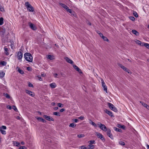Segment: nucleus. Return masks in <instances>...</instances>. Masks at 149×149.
Wrapping results in <instances>:
<instances>
[{"label": "nucleus", "instance_id": "nucleus-62", "mask_svg": "<svg viewBox=\"0 0 149 149\" xmlns=\"http://www.w3.org/2000/svg\"><path fill=\"white\" fill-rule=\"evenodd\" d=\"M126 72H127L128 73H130V70L129 69L126 68V70H125Z\"/></svg>", "mask_w": 149, "mask_h": 149}, {"label": "nucleus", "instance_id": "nucleus-6", "mask_svg": "<svg viewBox=\"0 0 149 149\" xmlns=\"http://www.w3.org/2000/svg\"><path fill=\"white\" fill-rule=\"evenodd\" d=\"M43 117L45 118L46 120L49 121H54V119L49 116L44 115L43 116Z\"/></svg>", "mask_w": 149, "mask_h": 149}, {"label": "nucleus", "instance_id": "nucleus-53", "mask_svg": "<svg viewBox=\"0 0 149 149\" xmlns=\"http://www.w3.org/2000/svg\"><path fill=\"white\" fill-rule=\"evenodd\" d=\"M108 106L110 109L112 110V104L110 103H108Z\"/></svg>", "mask_w": 149, "mask_h": 149}, {"label": "nucleus", "instance_id": "nucleus-51", "mask_svg": "<svg viewBox=\"0 0 149 149\" xmlns=\"http://www.w3.org/2000/svg\"><path fill=\"white\" fill-rule=\"evenodd\" d=\"M129 18L130 20L133 21H134L135 20V18L133 17H129Z\"/></svg>", "mask_w": 149, "mask_h": 149}, {"label": "nucleus", "instance_id": "nucleus-55", "mask_svg": "<svg viewBox=\"0 0 149 149\" xmlns=\"http://www.w3.org/2000/svg\"><path fill=\"white\" fill-rule=\"evenodd\" d=\"M19 149H26V147L24 146L20 147Z\"/></svg>", "mask_w": 149, "mask_h": 149}, {"label": "nucleus", "instance_id": "nucleus-46", "mask_svg": "<svg viewBox=\"0 0 149 149\" xmlns=\"http://www.w3.org/2000/svg\"><path fill=\"white\" fill-rule=\"evenodd\" d=\"M102 39H103L105 41H109V40L108 39H107V38L106 37H105V36H104L103 38H102Z\"/></svg>", "mask_w": 149, "mask_h": 149}, {"label": "nucleus", "instance_id": "nucleus-60", "mask_svg": "<svg viewBox=\"0 0 149 149\" xmlns=\"http://www.w3.org/2000/svg\"><path fill=\"white\" fill-rule=\"evenodd\" d=\"M73 120L75 123H77L78 121V120L77 119H74Z\"/></svg>", "mask_w": 149, "mask_h": 149}, {"label": "nucleus", "instance_id": "nucleus-4", "mask_svg": "<svg viewBox=\"0 0 149 149\" xmlns=\"http://www.w3.org/2000/svg\"><path fill=\"white\" fill-rule=\"evenodd\" d=\"M19 50L21 51L17 52V58L18 59L21 61H22V59L23 57V54L21 52L22 50L20 49Z\"/></svg>", "mask_w": 149, "mask_h": 149}, {"label": "nucleus", "instance_id": "nucleus-34", "mask_svg": "<svg viewBox=\"0 0 149 149\" xmlns=\"http://www.w3.org/2000/svg\"><path fill=\"white\" fill-rule=\"evenodd\" d=\"M3 17L0 18V25H2L3 24Z\"/></svg>", "mask_w": 149, "mask_h": 149}, {"label": "nucleus", "instance_id": "nucleus-50", "mask_svg": "<svg viewBox=\"0 0 149 149\" xmlns=\"http://www.w3.org/2000/svg\"><path fill=\"white\" fill-rule=\"evenodd\" d=\"M0 127L1 128V129L2 130V129H3L4 130H6V127L5 126L3 125Z\"/></svg>", "mask_w": 149, "mask_h": 149}, {"label": "nucleus", "instance_id": "nucleus-61", "mask_svg": "<svg viewBox=\"0 0 149 149\" xmlns=\"http://www.w3.org/2000/svg\"><path fill=\"white\" fill-rule=\"evenodd\" d=\"M70 10V9H69L68 7L66 9H65V10L67 12H68L69 10Z\"/></svg>", "mask_w": 149, "mask_h": 149}, {"label": "nucleus", "instance_id": "nucleus-38", "mask_svg": "<svg viewBox=\"0 0 149 149\" xmlns=\"http://www.w3.org/2000/svg\"><path fill=\"white\" fill-rule=\"evenodd\" d=\"M47 58L51 60H52L53 59V56L51 55H48Z\"/></svg>", "mask_w": 149, "mask_h": 149}, {"label": "nucleus", "instance_id": "nucleus-64", "mask_svg": "<svg viewBox=\"0 0 149 149\" xmlns=\"http://www.w3.org/2000/svg\"><path fill=\"white\" fill-rule=\"evenodd\" d=\"M41 76L42 77H44L45 76V74L44 73H42L41 74Z\"/></svg>", "mask_w": 149, "mask_h": 149}, {"label": "nucleus", "instance_id": "nucleus-26", "mask_svg": "<svg viewBox=\"0 0 149 149\" xmlns=\"http://www.w3.org/2000/svg\"><path fill=\"white\" fill-rule=\"evenodd\" d=\"M4 49L5 51L4 53L5 54L7 55H8L9 54V53L8 52V49L7 48L4 47Z\"/></svg>", "mask_w": 149, "mask_h": 149}, {"label": "nucleus", "instance_id": "nucleus-39", "mask_svg": "<svg viewBox=\"0 0 149 149\" xmlns=\"http://www.w3.org/2000/svg\"><path fill=\"white\" fill-rule=\"evenodd\" d=\"M88 142H89L90 144H95V141L94 140H92L89 141Z\"/></svg>", "mask_w": 149, "mask_h": 149}, {"label": "nucleus", "instance_id": "nucleus-59", "mask_svg": "<svg viewBox=\"0 0 149 149\" xmlns=\"http://www.w3.org/2000/svg\"><path fill=\"white\" fill-rule=\"evenodd\" d=\"M57 76H58V74L57 73H54V76L55 78L57 77Z\"/></svg>", "mask_w": 149, "mask_h": 149}, {"label": "nucleus", "instance_id": "nucleus-32", "mask_svg": "<svg viewBox=\"0 0 149 149\" xmlns=\"http://www.w3.org/2000/svg\"><path fill=\"white\" fill-rule=\"evenodd\" d=\"M143 46H145L148 49H149V44L147 43H145L143 42Z\"/></svg>", "mask_w": 149, "mask_h": 149}, {"label": "nucleus", "instance_id": "nucleus-52", "mask_svg": "<svg viewBox=\"0 0 149 149\" xmlns=\"http://www.w3.org/2000/svg\"><path fill=\"white\" fill-rule=\"evenodd\" d=\"M79 119H80V120H84V117H83V116H81L80 117H79V118H78Z\"/></svg>", "mask_w": 149, "mask_h": 149}, {"label": "nucleus", "instance_id": "nucleus-29", "mask_svg": "<svg viewBox=\"0 0 149 149\" xmlns=\"http://www.w3.org/2000/svg\"><path fill=\"white\" fill-rule=\"evenodd\" d=\"M112 111H114L116 112L118 111V110L117 109V108L113 105L112 104Z\"/></svg>", "mask_w": 149, "mask_h": 149}, {"label": "nucleus", "instance_id": "nucleus-54", "mask_svg": "<svg viewBox=\"0 0 149 149\" xmlns=\"http://www.w3.org/2000/svg\"><path fill=\"white\" fill-rule=\"evenodd\" d=\"M84 136L83 134H79L77 135L78 137L79 138H81L83 137Z\"/></svg>", "mask_w": 149, "mask_h": 149}, {"label": "nucleus", "instance_id": "nucleus-33", "mask_svg": "<svg viewBox=\"0 0 149 149\" xmlns=\"http://www.w3.org/2000/svg\"><path fill=\"white\" fill-rule=\"evenodd\" d=\"M53 114L54 115L57 116H61L60 113H59V112H53Z\"/></svg>", "mask_w": 149, "mask_h": 149}, {"label": "nucleus", "instance_id": "nucleus-1", "mask_svg": "<svg viewBox=\"0 0 149 149\" xmlns=\"http://www.w3.org/2000/svg\"><path fill=\"white\" fill-rule=\"evenodd\" d=\"M24 57L26 60L29 62H31L33 61V57L29 53H26L24 54Z\"/></svg>", "mask_w": 149, "mask_h": 149}, {"label": "nucleus", "instance_id": "nucleus-40", "mask_svg": "<svg viewBox=\"0 0 149 149\" xmlns=\"http://www.w3.org/2000/svg\"><path fill=\"white\" fill-rule=\"evenodd\" d=\"M79 148V149H88V148L85 147L84 146H80Z\"/></svg>", "mask_w": 149, "mask_h": 149}, {"label": "nucleus", "instance_id": "nucleus-18", "mask_svg": "<svg viewBox=\"0 0 149 149\" xmlns=\"http://www.w3.org/2000/svg\"><path fill=\"white\" fill-rule=\"evenodd\" d=\"M117 127L118 128H122L123 130L125 129V126L124 125H122L120 124H118L117 125Z\"/></svg>", "mask_w": 149, "mask_h": 149}, {"label": "nucleus", "instance_id": "nucleus-57", "mask_svg": "<svg viewBox=\"0 0 149 149\" xmlns=\"http://www.w3.org/2000/svg\"><path fill=\"white\" fill-rule=\"evenodd\" d=\"M65 110V109H63V108H62V109H61L60 110V112H63V111H64Z\"/></svg>", "mask_w": 149, "mask_h": 149}, {"label": "nucleus", "instance_id": "nucleus-58", "mask_svg": "<svg viewBox=\"0 0 149 149\" xmlns=\"http://www.w3.org/2000/svg\"><path fill=\"white\" fill-rule=\"evenodd\" d=\"M99 34L100 35V36L102 38H103V37L104 36L103 35V34L101 33H99Z\"/></svg>", "mask_w": 149, "mask_h": 149}, {"label": "nucleus", "instance_id": "nucleus-35", "mask_svg": "<svg viewBox=\"0 0 149 149\" xmlns=\"http://www.w3.org/2000/svg\"><path fill=\"white\" fill-rule=\"evenodd\" d=\"M76 126V125H75L74 123H71L70 124L69 126L70 127H72V128L75 127Z\"/></svg>", "mask_w": 149, "mask_h": 149}, {"label": "nucleus", "instance_id": "nucleus-2", "mask_svg": "<svg viewBox=\"0 0 149 149\" xmlns=\"http://www.w3.org/2000/svg\"><path fill=\"white\" fill-rule=\"evenodd\" d=\"M25 6L27 10L30 12H33L34 10L33 8L29 3L28 2L25 3Z\"/></svg>", "mask_w": 149, "mask_h": 149}, {"label": "nucleus", "instance_id": "nucleus-42", "mask_svg": "<svg viewBox=\"0 0 149 149\" xmlns=\"http://www.w3.org/2000/svg\"><path fill=\"white\" fill-rule=\"evenodd\" d=\"M12 108L15 111L17 112L18 111L17 109V108L16 107V106H12Z\"/></svg>", "mask_w": 149, "mask_h": 149}, {"label": "nucleus", "instance_id": "nucleus-12", "mask_svg": "<svg viewBox=\"0 0 149 149\" xmlns=\"http://www.w3.org/2000/svg\"><path fill=\"white\" fill-rule=\"evenodd\" d=\"M65 59L66 61L68 63L71 64L73 63V61L68 58L66 57L65 58Z\"/></svg>", "mask_w": 149, "mask_h": 149}, {"label": "nucleus", "instance_id": "nucleus-11", "mask_svg": "<svg viewBox=\"0 0 149 149\" xmlns=\"http://www.w3.org/2000/svg\"><path fill=\"white\" fill-rule=\"evenodd\" d=\"M68 12H69L70 13L71 16H74L75 17H76L77 15L72 10L70 9V10H69Z\"/></svg>", "mask_w": 149, "mask_h": 149}, {"label": "nucleus", "instance_id": "nucleus-25", "mask_svg": "<svg viewBox=\"0 0 149 149\" xmlns=\"http://www.w3.org/2000/svg\"><path fill=\"white\" fill-rule=\"evenodd\" d=\"M132 32L136 36H137L139 35V33L135 30H133L132 31Z\"/></svg>", "mask_w": 149, "mask_h": 149}, {"label": "nucleus", "instance_id": "nucleus-47", "mask_svg": "<svg viewBox=\"0 0 149 149\" xmlns=\"http://www.w3.org/2000/svg\"><path fill=\"white\" fill-rule=\"evenodd\" d=\"M5 96L7 98L9 99L10 98V95L7 93L4 94Z\"/></svg>", "mask_w": 149, "mask_h": 149}, {"label": "nucleus", "instance_id": "nucleus-16", "mask_svg": "<svg viewBox=\"0 0 149 149\" xmlns=\"http://www.w3.org/2000/svg\"><path fill=\"white\" fill-rule=\"evenodd\" d=\"M89 123L90 124L93 126L94 127H97V125L94 122H93L91 120H89Z\"/></svg>", "mask_w": 149, "mask_h": 149}, {"label": "nucleus", "instance_id": "nucleus-17", "mask_svg": "<svg viewBox=\"0 0 149 149\" xmlns=\"http://www.w3.org/2000/svg\"><path fill=\"white\" fill-rule=\"evenodd\" d=\"M59 4L63 8H64L65 10L68 7V6H67L66 5L62 3H59Z\"/></svg>", "mask_w": 149, "mask_h": 149}, {"label": "nucleus", "instance_id": "nucleus-37", "mask_svg": "<svg viewBox=\"0 0 149 149\" xmlns=\"http://www.w3.org/2000/svg\"><path fill=\"white\" fill-rule=\"evenodd\" d=\"M119 143L122 146H124L125 145V143L122 141H120L119 142Z\"/></svg>", "mask_w": 149, "mask_h": 149}, {"label": "nucleus", "instance_id": "nucleus-31", "mask_svg": "<svg viewBox=\"0 0 149 149\" xmlns=\"http://www.w3.org/2000/svg\"><path fill=\"white\" fill-rule=\"evenodd\" d=\"M140 103L142 104V105H143L145 107H147L148 106V105L146 103L144 102L140 101Z\"/></svg>", "mask_w": 149, "mask_h": 149}, {"label": "nucleus", "instance_id": "nucleus-20", "mask_svg": "<svg viewBox=\"0 0 149 149\" xmlns=\"http://www.w3.org/2000/svg\"><path fill=\"white\" fill-rule=\"evenodd\" d=\"M135 42L137 44L140 45L141 46H143V42H141V41L137 40H136Z\"/></svg>", "mask_w": 149, "mask_h": 149}, {"label": "nucleus", "instance_id": "nucleus-5", "mask_svg": "<svg viewBox=\"0 0 149 149\" xmlns=\"http://www.w3.org/2000/svg\"><path fill=\"white\" fill-rule=\"evenodd\" d=\"M30 27L33 30H36L37 28L34 24L31 23V22H29L28 23Z\"/></svg>", "mask_w": 149, "mask_h": 149}, {"label": "nucleus", "instance_id": "nucleus-24", "mask_svg": "<svg viewBox=\"0 0 149 149\" xmlns=\"http://www.w3.org/2000/svg\"><path fill=\"white\" fill-rule=\"evenodd\" d=\"M113 129L116 131L117 132H122V130L118 128H117L116 127H114Z\"/></svg>", "mask_w": 149, "mask_h": 149}, {"label": "nucleus", "instance_id": "nucleus-7", "mask_svg": "<svg viewBox=\"0 0 149 149\" xmlns=\"http://www.w3.org/2000/svg\"><path fill=\"white\" fill-rule=\"evenodd\" d=\"M102 86L103 87L104 90L107 93V88L102 79H101Z\"/></svg>", "mask_w": 149, "mask_h": 149}, {"label": "nucleus", "instance_id": "nucleus-14", "mask_svg": "<svg viewBox=\"0 0 149 149\" xmlns=\"http://www.w3.org/2000/svg\"><path fill=\"white\" fill-rule=\"evenodd\" d=\"M16 69L21 74H22L24 73L23 71L21 70L18 66L17 67Z\"/></svg>", "mask_w": 149, "mask_h": 149}, {"label": "nucleus", "instance_id": "nucleus-28", "mask_svg": "<svg viewBox=\"0 0 149 149\" xmlns=\"http://www.w3.org/2000/svg\"><path fill=\"white\" fill-rule=\"evenodd\" d=\"M88 149H93L94 148V146L93 145H92V144H89L88 146Z\"/></svg>", "mask_w": 149, "mask_h": 149}, {"label": "nucleus", "instance_id": "nucleus-21", "mask_svg": "<svg viewBox=\"0 0 149 149\" xmlns=\"http://www.w3.org/2000/svg\"><path fill=\"white\" fill-rule=\"evenodd\" d=\"M50 86L52 88H54L56 87V85L55 83H52L50 84Z\"/></svg>", "mask_w": 149, "mask_h": 149}, {"label": "nucleus", "instance_id": "nucleus-27", "mask_svg": "<svg viewBox=\"0 0 149 149\" xmlns=\"http://www.w3.org/2000/svg\"><path fill=\"white\" fill-rule=\"evenodd\" d=\"M13 144L14 146H19L20 145L19 143L16 141H13Z\"/></svg>", "mask_w": 149, "mask_h": 149}, {"label": "nucleus", "instance_id": "nucleus-15", "mask_svg": "<svg viewBox=\"0 0 149 149\" xmlns=\"http://www.w3.org/2000/svg\"><path fill=\"white\" fill-rule=\"evenodd\" d=\"M6 31V29L5 28H2L1 30V34L2 36H3L5 33Z\"/></svg>", "mask_w": 149, "mask_h": 149}, {"label": "nucleus", "instance_id": "nucleus-8", "mask_svg": "<svg viewBox=\"0 0 149 149\" xmlns=\"http://www.w3.org/2000/svg\"><path fill=\"white\" fill-rule=\"evenodd\" d=\"M26 93L32 97H34L35 95L33 92L30 91L26 90Z\"/></svg>", "mask_w": 149, "mask_h": 149}, {"label": "nucleus", "instance_id": "nucleus-43", "mask_svg": "<svg viewBox=\"0 0 149 149\" xmlns=\"http://www.w3.org/2000/svg\"><path fill=\"white\" fill-rule=\"evenodd\" d=\"M0 64L3 65H5L6 64V63L4 61H1L0 62Z\"/></svg>", "mask_w": 149, "mask_h": 149}, {"label": "nucleus", "instance_id": "nucleus-45", "mask_svg": "<svg viewBox=\"0 0 149 149\" xmlns=\"http://www.w3.org/2000/svg\"><path fill=\"white\" fill-rule=\"evenodd\" d=\"M0 132H1V133L3 134H6V131L5 130H3L2 129L1 130Z\"/></svg>", "mask_w": 149, "mask_h": 149}, {"label": "nucleus", "instance_id": "nucleus-41", "mask_svg": "<svg viewBox=\"0 0 149 149\" xmlns=\"http://www.w3.org/2000/svg\"><path fill=\"white\" fill-rule=\"evenodd\" d=\"M57 106L59 107H63V104H62L61 103H58L57 104Z\"/></svg>", "mask_w": 149, "mask_h": 149}, {"label": "nucleus", "instance_id": "nucleus-23", "mask_svg": "<svg viewBox=\"0 0 149 149\" xmlns=\"http://www.w3.org/2000/svg\"><path fill=\"white\" fill-rule=\"evenodd\" d=\"M3 4L2 3L0 2V10L2 12L4 11V9L3 6Z\"/></svg>", "mask_w": 149, "mask_h": 149}, {"label": "nucleus", "instance_id": "nucleus-49", "mask_svg": "<svg viewBox=\"0 0 149 149\" xmlns=\"http://www.w3.org/2000/svg\"><path fill=\"white\" fill-rule=\"evenodd\" d=\"M6 108L10 110L12 109V107L9 105H7L6 106Z\"/></svg>", "mask_w": 149, "mask_h": 149}, {"label": "nucleus", "instance_id": "nucleus-9", "mask_svg": "<svg viewBox=\"0 0 149 149\" xmlns=\"http://www.w3.org/2000/svg\"><path fill=\"white\" fill-rule=\"evenodd\" d=\"M97 135L98 138L100 139L102 141H104L105 138L103 137V135L101 134L97 133Z\"/></svg>", "mask_w": 149, "mask_h": 149}, {"label": "nucleus", "instance_id": "nucleus-30", "mask_svg": "<svg viewBox=\"0 0 149 149\" xmlns=\"http://www.w3.org/2000/svg\"><path fill=\"white\" fill-rule=\"evenodd\" d=\"M119 66L123 69L124 70H126V68L121 64H119Z\"/></svg>", "mask_w": 149, "mask_h": 149}, {"label": "nucleus", "instance_id": "nucleus-22", "mask_svg": "<svg viewBox=\"0 0 149 149\" xmlns=\"http://www.w3.org/2000/svg\"><path fill=\"white\" fill-rule=\"evenodd\" d=\"M107 135L109 137L111 138V131L110 130H108L107 129Z\"/></svg>", "mask_w": 149, "mask_h": 149}, {"label": "nucleus", "instance_id": "nucleus-19", "mask_svg": "<svg viewBox=\"0 0 149 149\" xmlns=\"http://www.w3.org/2000/svg\"><path fill=\"white\" fill-rule=\"evenodd\" d=\"M37 119L38 120H40V121H42L43 123H45L46 122V120L42 118L41 117H39L38 118H37Z\"/></svg>", "mask_w": 149, "mask_h": 149}, {"label": "nucleus", "instance_id": "nucleus-10", "mask_svg": "<svg viewBox=\"0 0 149 149\" xmlns=\"http://www.w3.org/2000/svg\"><path fill=\"white\" fill-rule=\"evenodd\" d=\"M73 67L77 71L80 73H82V72L81 70L79 69L77 65H73Z\"/></svg>", "mask_w": 149, "mask_h": 149}, {"label": "nucleus", "instance_id": "nucleus-48", "mask_svg": "<svg viewBox=\"0 0 149 149\" xmlns=\"http://www.w3.org/2000/svg\"><path fill=\"white\" fill-rule=\"evenodd\" d=\"M28 86L29 87H33V85L32 84L30 83V82H28Z\"/></svg>", "mask_w": 149, "mask_h": 149}, {"label": "nucleus", "instance_id": "nucleus-56", "mask_svg": "<svg viewBox=\"0 0 149 149\" xmlns=\"http://www.w3.org/2000/svg\"><path fill=\"white\" fill-rule=\"evenodd\" d=\"M37 78L40 81H42V78L40 76H38Z\"/></svg>", "mask_w": 149, "mask_h": 149}, {"label": "nucleus", "instance_id": "nucleus-13", "mask_svg": "<svg viewBox=\"0 0 149 149\" xmlns=\"http://www.w3.org/2000/svg\"><path fill=\"white\" fill-rule=\"evenodd\" d=\"M104 111L109 116L111 117L112 116V112L111 111H109L106 109H104Z\"/></svg>", "mask_w": 149, "mask_h": 149}, {"label": "nucleus", "instance_id": "nucleus-63", "mask_svg": "<svg viewBox=\"0 0 149 149\" xmlns=\"http://www.w3.org/2000/svg\"><path fill=\"white\" fill-rule=\"evenodd\" d=\"M54 109L55 110H56L58 109V107H55L54 108Z\"/></svg>", "mask_w": 149, "mask_h": 149}, {"label": "nucleus", "instance_id": "nucleus-36", "mask_svg": "<svg viewBox=\"0 0 149 149\" xmlns=\"http://www.w3.org/2000/svg\"><path fill=\"white\" fill-rule=\"evenodd\" d=\"M5 75V73L3 72L0 73V77L1 78L3 77Z\"/></svg>", "mask_w": 149, "mask_h": 149}, {"label": "nucleus", "instance_id": "nucleus-44", "mask_svg": "<svg viewBox=\"0 0 149 149\" xmlns=\"http://www.w3.org/2000/svg\"><path fill=\"white\" fill-rule=\"evenodd\" d=\"M133 15L135 17H138V16L137 13L135 11H134L133 13Z\"/></svg>", "mask_w": 149, "mask_h": 149}, {"label": "nucleus", "instance_id": "nucleus-3", "mask_svg": "<svg viewBox=\"0 0 149 149\" xmlns=\"http://www.w3.org/2000/svg\"><path fill=\"white\" fill-rule=\"evenodd\" d=\"M97 125L101 130L103 131H106L107 130V128L104 125L100 123H97Z\"/></svg>", "mask_w": 149, "mask_h": 149}]
</instances>
